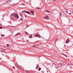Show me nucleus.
<instances>
[{"label": "nucleus", "instance_id": "obj_31", "mask_svg": "<svg viewBox=\"0 0 73 73\" xmlns=\"http://www.w3.org/2000/svg\"><path fill=\"white\" fill-rule=\"evenodd\" d=\"M66 13H68V11H66Z\"/></svg>", "mask_w": 73, "mask_h": 73}, {"label": "nucleus", "instance_id": "obj_22", "mask_svg": "<svg viewBox=\"0 0 73 73\" xmlns=\"http://www.w3.org/2000/svg\"><path fill=\"white\" fill-rule=\"evenodd\" d=\"M3 28V27H0V29H2Z\"/></svg>", "mask_w": 73, "mask_h": 73}, {"label": "nucleus", "instance_id": "obj_13", "mask_svg": "<svg viewBox=\"0 0 73 73\" xmlns=\"http://www.w3.org/2000/svg\"><path fill=\"white\" fill-rule=\"evenodd\" d=\"M20 33H17V36H18V35H20Z\"/></svg>", "mask_w": 73, "mask_h": 73}, {"label": "nucleus", "instance_id": "obj_14", "mask_svg": "<svg viewBox=\"0 0 73 73\" xmlns=\"http://www.w3.org/2000/svg\"><path fill=\"white\" fill-rule=\"evenodd\" d=\"M37 67L36 68V69H38V65H37Z\"/></svg>", "mask_w": 73, "mask_h": 73}, {"label": "nucleus", "instance_id": "obj_6", "mask_svg": "<svg viewBox=\"0 0 73 73\" xmlns=\"http://www.w3.org/2000/svg\"><path fill=\"white\" fill-rule=\"evenodd\" d=\"M5 3L7 4H9L10 3V1H7L5 2Z\"/></svg>", "mask_w": 73, "mask_h": 73}, {"label": "nucleus", "instance_id": "obj_29", "mask_svg": "<svg viewBox=\"0 0 73 73\" xmlns=\"http://www.w3.org/2000/svg\"><path fill=\"white\" fill-rule=\"evenodd\" d=\"M31 11V13H32V12H33V11Z\"/></svg>", "mask_w": 73, "mask_h": 73}, {"label": "nucleus", "instance_id": "obj_36", "mask_svg": "<svg viewBox=\"0 0 73 73\" xmlns=\"http://www.w3.org/2000/svg\"><path fill=\"white\" fill-rule=\"evenodd\" d=\"M72 13H73V11H72Z\"/></svg>", "mask_w": 73, "mask_h": 73}, {"label": "nucleus", "instance_id": "obj_42", "mask_svg": "<svg viewBox=\"0 0 73 73\" xmlns=\"http://www.w3.org/2000/svg\"><path fill=\"white\" fill-rule=\"evenodd\" d=\"M40 44H41V43H40Z\"/></svg>", "mask_w": 73, "mask_h": 73}, {"label": "nucleus", "instance_id": "obj_8", "mask_svg": "<svg viewBox=\"0 0 73 73\" xmlns=\"http://www.w3.org/2000/svg\"><path fill=\"white\" fill-rule=\"evenodd\" d=\"M62 63H60L58 64V66H62Z\"/></svg>", "mask_w": 73, "mask_h": 73}, {"label": "nucleus", "instance_id": "obj_20", "mask_svg": "<svg viewBox=\"0 0 73 73\" xmlns=\"http://www.w3.org/2000/svg\"><path fill=\"white\" fill-rule=\"evenodd\" d=\"M36 9H41V8H36Z\"/></svg>", "mask_w": 73, "mask_h": 73}, {"label": "nucleus", "instance_id": "obj_23", "mask_svg": "<svg viewBox=\"0 0 73 73\" xmlns=\"http://www.w3.org/2000/svg\"><path fill=\"white\" fill-rule=\"evenodd\" d=\"M26 72H27V73H29V71H26Z\"/></svg>", "mask_w": 73, "mask_h": 73}, {"label": "nucleus", "instance_id": "obj_35", "mask_svg": "<svg viewBox=\"0 0 73 73\" xmlns=\"http://www.w3.org/2000/svg\"><path fill=\"white\" fill-rule=\"evenodd\" d=\"M65 9L66 10H67V9Z\"/></svg>", "mask_w": 73, "mask_h": 73}, {"label": "nucleus", "instance_id": "obj_11", "mask_svg": "<svg viewBox=\"0 0 73 73\" xmlns=\"http://www.w3.org/2000/svg\"><path fill=\"white\" fill-rule=\"evenodd\" d=\"M62 54V55H64V56H65L66 57H67V56H66V54Z\"/></svg>", "mask_w": 73, "mask_h": 73}, {"label": "nucleus", "instance_id": "obj_40", "mask_svg": "<svg viewBox=\"0 0 73 73\" xmlns=\"http://www.w3.org/2000/svg\"><path fill=\"white\" fill-rule=\"evenodd\" d=\"M5 46H4V47L5 48Z\"/></svg>", "mask_w": 73, "mask_h": 73}, {"label": "nucleus", "instance_id": "obj_37", "mask_svg": "<svg viewBox=\"0 0 73 73\" xmlns=\"http://www.w3.org/2000/svg\"><path fill=\"white\" fill-rule=\"evenodd\" d=\"M33 47H35V46H33Z\"/></svg>", "mask_w": 73, "mask_h": 73}, {"label": "nucleus", "instance_id": "obj_21", "mask_svg": "<svg viewBox=\"0 0 73 73\" xmlns=\"http://www.w3.org/2000/svg\"><path fill=\"white\" fill-rule=\"evenodd\" d=\"M20 20H22V21H23V18H21Z\"/></svg>", "mask_w": 73, "mask_h": 73}, {"label": "nucleus", "instance_id": "obj_9", "mask_svg": "<svg viewBox=\"0 0 73 73\" xmlns=\"http://www.w3.org/2000/svg\"><path fill=\"white\" fill-rule=\"evenodd\" d=\"M34 11H31V13H33V15H35V12H34Z\"/></svg>", "mask_w": 73, "mask_h": 73}, {"label": "nucleus", "instance_id": "obj_41", "mask_svg": "<svg viewBox=\"0 0 73 73\" xmlns=\"http://www.w3.org/2000/svg\"><path fill=\"white\" fill-rule=\"evenodd\" d=\"M3 55H4V54H3Z\"/></svg>", "mask_w": 73, "mask_h": 73}, {"label": "nucleus", "instance_id": "obj_10", "mask_svg": "<svg viewBox=\"0 0 73 73\" xmlns=\"http://www.w3.org/2000/svg\"><path fill=\"white\" fill-rule=\"evenodd\" d=\"M18 68L19 69H22V68L19 66H18Z\"/></svg>", "mask_w": 73, "mask_h": 73}, {"label": "nucleus", "instance_id": "obj_17", "mask_svg": "<svg viewBox=\"0 0 73 73\" xmlns=\"http://www.w3.org/2000/svg\"><path fill=\"white\" fill-rule=\"evenodd\" d=\"M60 16H61V17L62 16V14H61V13H60Z\"/></svg>", "mask_w": 73, "mask_h": 73}, {"label": "nucleus", "instance_id": "obj_30", "mask_svg": "<svg viewBox=\"0 0 73 73\" xmlns=\"http://www.w3.org/2000/svg\"><path fill=\"white\" fill-rule=\"evenodd\" d=\"M40 57H41V56H39V58H40Z\"/></svg>", "mask_w": 73, "mask_h": 73}, {"label": "nucleus", "instance_id": "obj_15", "mask_svg": "<svg viewBox=\"0 0 73 73\" xmlns=\"http://www.w3.org/2000/svg\"><path fill=\"white\" fill-rule=\"evenodd\" d=\"M46 12H48V13H50V11H46Z\"/></svg>", "mask_w": 73, "mask_h": 73}, {"label": "nucleus", "instance_id": "obj_25", "mask_svg": "<svg viewBox=\"0 0 73 73\" xmlns=\"http://www.w3.org/2000/svg\"><path fill=\"white\" fill-rule=\"evenodd\" d=\"M25 34H27V32H25Z\"/></svg>", "mask_w": 73, "mask_h": 73}, {"label": "nucleus", "instance_id": "obj_28", "mask_svg": "<svg viewBox=\"0 0 73 73\" xmlns=\"http://www.w3.org/2000/svg\"><path fill=\"white\" fill-rule=\"evenodd\" d=\"M23 5H25V4H24V3L22 4Z\"/></svg>", "mask_w": 73, "mask_h": 73}, {"label": "nucleus", "instance_id": "obj_26", "mask_svg": "<svg viewBox=\"0 0 73 73\" xmlns=\"http://www.w3.org/2000/svg\"><path fill=\"white\" fill-rule=\"evenodd\" d=\"M57 40H58V39H56V40H55V42H56V41Z\"/></svg>", "mask_w": 73, "mask_h": 73}, {"label": "nucleus", "instance_id": "obj_33", "mask_svg": "<svg viewBox=\"0 0 73 73\" xmlns=\"http://www.w3.org/2000/svg\"><path fill=\"white\" fill-rule=\"evenodd\" d=\"M15 68V67H13V68Z\"/></svg>", "mask_w": 73, "mask_h": 73}, {"label": "nucleus", "instance_id": "obj_7", "mask_svg": "<svg viewBox=\"0 0 73 73\" xmlns=\"http://www.w3.org/2000/svg\"><path fill=\"white\" fill-rule=\"evenodd\" d=\"M29 38H32V34H30L29 36Z\"/></svg>", "mask_w": 73, "mask_h": 73}, {"label": "nucleus", "instance_id": "obj_3", "mask_svg": "<svg viewBox=\"0 0 73 73\" xmlns=\"http://www.w3.org/2000/svg\"><path fill=\"white\" fill-rule=\"evenodd\" d=\"M22 12H23V13H28V14H29V15H31V14L30 13H29V12L28 11H26L25 10L23 11H22Z\"/></svg>", "mask_w": 73, "mask_h": 73}, {"label": "nucleus", "instance_id": "obj_24", "mask_svg": "<svg viewBox=\"0 0 73 73\" xmlns=\"http://www.w3.org/2000/svg\"><path fill=\"white\" fill-rule=\"evenodd\" d=\"M27 25V27H29V25Z\"/></svg>", "mask_w": 73, "mask_h": 73}, {"label": "nucleus", "instance_id": "obj_12", "mask_svg": "<svg viewBox=\"0 0 73 73\" xmlns=\"http://www.w3.org/2000/svg\"><path fill=\"white\" fill-rule=\"evenodd\" d=\"M55 65H56V66H55V69H57L58 67H57V66L55 64Z\"/></svg>", "mask_w": 73, "mask_h": 73}, {"label": "nucleus", "instance_id": "obj_5", "mask_svg": "<svg viewBox=\"0 0 73 73\" xmlns=\"http://www.w3.org/2000/svg\"><path fill=\"white\" fill-rule=\"evenodd\" d=\"M69 41H70V40H69V39H67L66 41V44H68V42H69Z\"/></svg>", "mask_w": 73, "mask_h": 73}, {"label": "nucleus", "instance_id": "obj_2", "mask_svg": "<svg viewBox=\"0 0 73 73\" xmlns=\"http://www.w3.org/2000/svg\"><path fill=\"white\" fill-rule=\"evenodd\" d=\"M43 18L47 20H49V17H48V16L47 15H46Z\"/></svg>", "mask_w": 73, "mask_h": 73}, {"label": "nucleus", "instance_id": "obj_32", "mask_svg": "<svg viewBox=\"0 0 73 73\" xmlns=\"http://www.w3.org/2000/svg\"><path fill=\"white\" fill-rule=\"evenodd\" d=\"M53 1H56V0H53Z\"/></svg>", "mask_w": 73, "mask_h": 73}, {"label": "nucleus", "instance_id": "obj_38", "mask_svg": "<svg viewBox=\"0 0 73 73\" xmlns=\"http://www.w3.org/2000/svg\"><path fill=\"white\" fill-rule=\"evenodd\" d=\"M28 42H29V41L27 40Z\"/></svg>", "mask_w": 73, "mask_h": 73}, {"label": "nucleus", "instance_id": "obj_19", "mask_svg": "<svg viewBox=\"0 0 73 73\" xmlns=\"http://www.w3.org/2000/svg\"><path fill=\"white\" fill-rule=\"evenodd\" d=\"M41 70V68H39L38 69V71H40V70Z\"/></svg>", "mask_w": 73, "mask_h": 73}, {"label": "nucleus", "instance_id": "obj_18", "mask_svg": "<svg viewBox=\"0 0 73 73\" xmlns=\"http://www.w3.org/2000/svg\"><path fill=\"white\" fill-rule=\"evenodd\" d=\"M10 45L9 44H7V47H8Z\"/></svg>", "mask_w": 73, "mask_h": 73}, {"label": "nucleus", "instance_id": "obj_4", "mask_svg": "<svg viewBox=\"0 0 73 73\" xmlns=\"http://www.w3.org/2000/svg\"><path fill=\"white\" fill-rule=\"evenodd\" d=\"M35 36L37 37H39V38H41V37H40V36L38 34H36L35 35Z\"/></svg>", "mask_w": 73, "mask_h": 73}, {"label": "nucleus", "instance_id": "obj_27", "mask_svg": "<svg viewBox=\"0 0 73 73\" xmlns=\"http://www.w3.org/2000/svg\"><path fill=\"white\" fill-rule=\"evenodd\" d=\"M0 25H2V24H1V23L0 24Z\"/></svg>", "mask_w": 73, "mask_h": 73}, {"label": "nucleus", "instance_id": "obj_34", "mask_svg": "<svg viewBox=\"0 0 73 73\" xmlns=\"http://www.w3.org/2000/svg\"><path fill=\"white\" fill-rule=\"evenodd\" d=\"M70 14H71L70 13H69V15H70Z\"/></svg>", "mask_w": 73, "mask_h": 73}, {"label": "nucleus", "instance_id": "obj_1", "mask_svg": "<svg viewBox=\"0 0 73 73\" xmlns=\"http://www.w3.org/2000/svg\"><path fill=\"white\" fill-rule=\"evenodd\" d=\"M11 15L13 17H15L16 19H19V15H18V14H17V13H14L13 14H11Z\"/></svg>", "mask_w": 73, "mask_h": 73}, {"label": "nucleus", "instance_id": "obj_16", "mask_svg": "<svg viewBox=\"0 0 73 73\" xmlns=\"http://www.w3.org/2000/svg\"><path fill=\"white\" fill-rule=\"evenodd\" d=\"M1 36H5V35H3V34H2L1 35Z\"/></svg>", "mask_w": 73, "mask_h": 73}, {"label": "nucleus", "instance_id": "obj_39", "mask_svg": "<svg viewBox=\"0 0 73 73\" xmlns=\"http://www.w3.org/2000/svg\"><path fill=\"white\" fill-rule=\"evenodd\" d=\"M25 16V17H26V16Z\"/></svg>", "mask_w": 73, "mask_h": 73}]
</instances>
